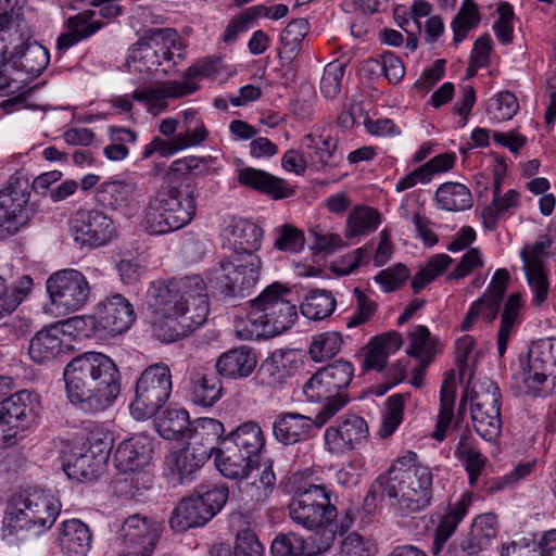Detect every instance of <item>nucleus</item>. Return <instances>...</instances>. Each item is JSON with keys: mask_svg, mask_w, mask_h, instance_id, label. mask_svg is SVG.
I'll list each match as a JSON object with an SVG mask.
<instances>
[{"mask_svg": "<svg viewBox=\"0 0 556 556\" xmlns=\"http://www.w3.org/2000/svg\"><path fill=\"white\" fill-rule=\"evenodd\" d=\"M67 399L85 413L109 407L121 392V374L115 362L99 352L74 357L63 372Z\"/></svg>", "mask_w": 556, "mask_h": 556, "instance_id": "nucleus-1", "label": "nucleus"}, {"mask_svg": "<svg viewBox=\"0 0 556 556\" xmlns=\"http://www.w3.org/2000/svg\"><path fill=\"white\" fill-rule=\"evenodd\" d=\"M433 473L429 466L419 462L418 455L407 451L371 484L365 504L375 503L379 492L386 494L401 516H408L427 508L433 494Z\"/></svg>", "mask_w": 556, "mask_h": 556, "instance_id": "nucleus-2", "label": "nucleus"}, {"mask_svg": "<svg viewBox=\"0 0 556 556\" xmlns=\"http://www.w3.org/2000/svg\"><path fill=\"white\" fill-rule=\"evenodd\" d=\"M200 275L159 279L150 283L144 299L147 316L153 336L164 342L172 319L178 312L191 291L202 290Z\"/></svg>", "mask_w": 556, "mask_h": 556, "instance_id": "nucleus-3", "label": "nucleus"}, {"mask_svg": "<svg viewBox=\"0 0 556 556\" xmlns=\"http://www.w3.org/2000/svg\"><path fill=\"white\" fill-rule=\"evenodd\" d=\"M197 197V187L189 184L159 191L144 208V230L150 235H165L184 228L195 216Z\"/></svg>", "mask_w": 556, "mask_h": 556, "instance_id": "nucleus-4", "label": "nucleus"}, {"mask_svg": "<svg viewBox=\"0 0 556 556\" xmlns=\"http://www.w3.org/2000/svg\"><path fill=\"white\" fill-rule=\"evenodd\" d=\"M60 511L61 503L50 492L27 489L11 498L3 527L10 535L22 531L40 534L54 525Z\"/></svg>", "mask_w": 556, "mask_h": 556, "instance_id": "nucleus-5", "label": "nucleus"}, {"mask_svg": "<svg viewBox=\"0 0 556 556\" xmlns=\"http://www.w3.org/2000/svg\"><path fill=\"white\" fill-rule=\"evenodd\" d=\"M290 293L287 287L275 282L252 300L248 321L253 329L241 338L274 337L290 329L298 318L295 305L287 299Z\"/></svg>", "mask_w": 556, "mask_h": 556, "instance_id": "nucleus-6", "label": "nucleus"}, {"mask_svg": "<svg viewBox=\"0 0 556 556\" xmlns=\"http://www.w3.org/2000/svg\"><path fill=\"white\" fill-rule=\"evenodd\" d=\"M229 497L226 484L200 485L193 494L184 497L172 511L169 527L176 532L203 527L225 506Z\"/></svg>", "mask_w": 556, "mask_h": 556, "instance_id": "nucleus-7", "label": "nucleus"}, {"mask_svg": "<svg viewBox=\"0 0 556 556\" xmlns=\"http://www.w3.org/2000/svg\"><path fill=\"white\" fill-rule=\"evenodd\" d=\"M261 270L257 254H230L212 270L210 282L225 299L244 298L258 282Z\"/></svg>", "mask_w": 556, "mask_h": 556, "instance_id": "nucleus-8", "label": "nucleus"}, {"mask_svg": "<svg viewBox=\"0 0 556 556\" xmlns=\"http://www.w3.org/2000/svg\"><path fill=\"white\" fill-rule=\"evenodd\" d=\"M290 519L308 531L325 529L337 517V508L330 501L325 485L306 483L299 485L288 505Z\"/></svg>", "mask_w": 556, "mask_h": 556, "instance_id": "nucleus-9", "label": "nucleus"}, {"mask_svg": "<svg viewBox=\"0 0 556 556\" xmlns=\"http://www.w3.org/2000/svg\"><path fill=\"white\" fill-rule=\"evenodd\" d=\"M172 389V372L166 364L148 366L137 379L130 414L137 420L153 417L168 401Z\"/></svg>", "mask_w": 556, "mask_h": 556, "instance_id": "nucleus-10", "label": "nucleus"}, {"mask_svg": "<svg viewBox=\"0 0 556 556\" xmlns=\"http://www.w3.org/2000/svg\"><path fill=\"white\" fill-rule=\"evenodd\" d=\"M502 394L490 379L476 383L469 395L471 420L476 432L484 440L497 438L502 429Z\"/></svg>", "mask_w": 556, "mask_h": 556, "instance_id": "nucleus-11", "label": "nucleus"}, {"mask_svg": "<svg viewBox=\"0 0 556 556\" xmlns=\"http://www.w3.org/2000/svg\"><path fill=\"white\" fill-rule=\"evenodd\" d=\"M51 304L62 314L83 309L90 300L91 288L85 275L73 268L53 273L46 282Z\"/></svg>", "mask_w": 556, "mask_h": 556, "instance_id": "nucleus-12", "label": "nucleus"}, {"mask_svg": "<svg viewBox=\"0 0 556 556\" xmlns=\"http://www.w3.org/2000/svg\"><path fill=\"white\" fill-rule=\"evenodd\" d=\"M135 319L131 303L124 295L115 293L100 301L94 314L87 316L85 323L91 326L93 336L106 339L128 330Z\"/></svg>", "mask_w": 556, "mask_h": 556, "instance_id": "nucleus-13", "label": "nucleus"}, {"mask_svg": "<svg viewBox=\"0 0 556 556\" xmlns=\"http://www.w3.org/2000/svg\"><path fill=\"white\" fill-rule=\"evenodd\" d=\"M35 418L33 394L26 390L16 392L0 402V447L16 443L20 431Z\"/></svg>", "mask_w": 556, "mask_h": 556, "instance_id": "nucleus-14", "label": "nucleus"}, {"mask_svg": "<svg viewBox=\"0 0 556 556\" xmlns=\"http://www.w3.org/2000/svg\"><path fill=\"white\" fill-rule=\"evenodd\" d=\"M201 289L188 294L181 312H178L176 318L170 321L172 326L164 343H172L188 336L206 321L210 307L207 288L203 278Z\"/></svg>", "mask_w": 556, "mask_h": 556, "instance_id": "nucleus-15", "label": "nucleus"}, {"mask_svg": "<svg viewBox=\"0 0 556 556\" xmlns=\"http://www.w3.org/2000/svg\"><path fill=\"white\" fill-rule=\"evenodd\" d=\"M368 435V425L364 418L353 414L344 415L326 429L325 447L333 455H342L357 448Z\"/></svg>", "mask_w": 556, "mask_h": 556, "instance_id": "nucleus-16", "label": "nucleus"}, {"mask_svg": "<svg viewBox=\"0 0 556 556\" xmlns=\"http://www.w3.org/2000/svg\"><path fill=\"white\" fill-rule=\"evenodd\" d=\"M509 273L505 268L497 269L484 293L471 303L469 311L465 315L460 329L469 330L478 318L486 323H493L502 307L503 299L506 293Z\"/></svg>", "mask_w": 556, "mask_h": 556, "instance_id": "nucleus-17", "label": "nucleus"}, {"mask_svg": "<svg viewBox=\"0 0 556 556\" xmlns=\"http://www.w3.org/2000/svg\"><path fill=\"white\" fill-rule=\"evenodd\" d=\"M75 241L90 248L101 247L115 236L113 220L97 210H79L72 219Z\"/></svg>", "mask_w": 556, "mask_h": 556, "instance_id": "nucleus-18", "label": "nucleus"}, {"mask_svg": "<svg viewBox=\"0 0 556 556\" xmlns=\"http://www.w3.org/2000/svg\"><path fill=\"white\" fill-rule=\"evenodd\" d=\"M27 181L11 176L4 190L0 191V237L15 235L23 224V212L28 202Z\"/></svg>", "mask_w": 556, "mask_h": 556, "instance_id": "nucleus-19", "label": "nucleus"}, {"mask_svg": "<svg viewBox=\"0 0 556 556\" xmlns=\"http://www.w3.org/2000/svg\"><path fill=\"white\" fill-rule=\"evenodd\" d=\"M471 501V494L468 492L464 493L460 498L454 505H451L447 511L441 517L433 538L431 549L433 556H468L459 542H453L445 552L443 551V547L451 535L455 532L458 523L466 516Z\"/></svg>", "mask_w": 556, "mask_h": 556, "instance_id": "nucleus-20", "label": "nucleus"}, {"mask_svg": "<svg viewBox=\"0 0 556 556\" xmlns=\"http://www.w3.org/2000/svg\"><path fill=\"white\" fill-rule=\"evenodd\" d=\"M208 459L186 444L170 451L164 458V476L174 486L190 484Z\"/></svg>", "mask_w": 556, "mask_h": 556, "instance_id": "nucleus-21", "label": "nucleus"}, {"mask_svg": "<svg viewBox=\"0 0 556 556\" xmlns=\"http://www.w3.org/2000/svg\"><path fill=\"white\" fill-rule=\"evenodd\" d=\"M152 455V440L144 434H136L117 445L114 464L122 472H135L148 466Z\"/></svg>", "mask_w": 556, "mask_h": 556, "instance_id": "nucleus-22", "label": "nucleus"}, {"mask_svg": "<svg viewBox=\"0 0 556 556\" xmlns=\"http://www.w3.org/2000/svg\"><path fill=\"white\" fill-rule=\"evenodd\" d=\"M161 533V525L139 514L125 519L121 528L123 543L128 548L153 552Z\"/></svg>", "mask_w": 556, "mask_h": 556, "instance_id": "nucleus-23", "label": "nucleus"}, {"mask_svg": "<svg viewBox=\"0 0 556 556\" xmlns=\"http://www.w3.org/2000/svg\"><path fill=\"white\" fill-rule=\"evenodd\" d=\"M238 181L241 186L267 194L275 200L292 197L295 192V189L285 179L254 167L241 168L238 172Z\"/></svg>", "mask_w": 556, "mask_h": 556, "instance_id": "nucleus-24", "label": "nucleus"}, {"mask_svg": "<svg viewBox=\"0 0 556 556\" xmlns=\"http://www.w3.org/2000/svg\"><path fill=\"white\" fill-rule=\"evenodd\" d=\"M198 88L199 86L195 83L167 80L143 90H135L129 98L131 101L146 102L149 111L153 112L154 110L165 109L167 106L166 99L189 96L195 92Z\"/></svg>", "mask_w": 556, "mask_h": 556, "instance_id": "nucleus-25", "label": "nucleus"}, {"mask_svg": "<svg viewBox=\"0 0 556 556\" xmlns=\"http://www.w3.org/2000/svg\"><path fill=\"white\" fill-rule=\"evenodd\" d=\"M293 350H276L260 366L255 380L258 386L275 388L292 374L296 367Z\"/></svg>", "mask_w": 556, "mask_h": 556, "instance_id": "nucleus-26", "label": "nucleus"}, {"mask_svg": "<svg viewBox=\"0 0 556 556\" xmlns=\"http://www.w3.org/2000/svg\"><path fill=\"white\" fill-rule=\"evenodd\" d=\"M13 50L9 55L11 67L24 72L26 79L37 78L49 64L48 50L36 41L23 42L21 47L14 46Z\"/></svg>", "mask_w": 556, "mask_h": 556, "instance_id": "nucleus-27", "label": "nucleus"}, {"mask_svg": "<svg viewBox=\"0 0 556 556\" xmlns=\"http://www.w3.org/2000/svg\"><path fill=\"white\" fill-rule=\"evenodd\" d=\"M317 428L314 419L299 413L279 414L273 424L274 437L285 445L309 439Z\"/></svg>", "mask_w": 556, "mask_h": 556, "instance_id": "nucleus-28", "label": "nucleus"}, {"mask_svg": "<svg viewBox=\"0 0 556 556\" xmlns=\"http://www.w3.org/2000/svg\"><path fill=\"white\" fill-rule=\"evenodd\" d=\"M58 542L64 556H87L92 546V533L81 520L68 519L59 527Z\"/></svg>", "mask_w": 556, "mask_h": 556, "instance_id": "nucleus-29", "label": "nucleus"}, {"mask_svg": "<svg viewBox=\"0 0 556 556\" xmlns=\"http://www.w3.org/2000/svg\"><path fill=\"white\" fill-rule=\"evenodd\" d=\"M257 365L253 350L242 345L222 353L216 359V370L222 377L229 379H243L249 377Z\"/></svg>", "mask_w": 556, "mask_h": 556, "instance_id": "nucleus-30", "label": "nucleus"}, {"mask_svg": "<svg viewBox=\"0 0 556 556\" xmlns=\"http://www.w3.org/2000/svg\"><path fill=\"white\" fill-rule=\"evenodd\" d=\"M224 431V425L217 419L198 418L191 422L187 444L210 459L218 448L216 444L222 443Z\"/></svg>", "mask_w": 556, "mask_h": 556, "instance_id": "nucleus-31", "label": "nucleus"}, {"mask_svg": "<svg viewBox=\"0 0 556 556\" xmlns=\"http://www.w3.org/2000/svg\"><path fill=\"white\" fill-rule=\"evenodd\" d=\"M217 470L227 479L241 481L248 479L257 465V460L244 457V454L230 444H223L214 455Z\"/></svg>", "mask_w": 556, "mask_h": 556, "instance_id": "nucleus-32", "label": "nucleus"}, {"mask_svg": "<svg viewBox=\"0 0 556 556\" xmlns=\"http://www.w3.org/2000/svg\"><path fill=\"white\" fill-rule=\"evenodd\" d=\"M66 348L63 342V330L58 325H51L31 338L28 354L34 362L43 364L56 358Z\"/></svg>", "mask_w": 556, "mask_h": 556, "instance_id": "nucleus-33", "label": "nucleus"}, {"mask_svg": "<svg viewBox=\"0 0 556 556\" xmlns=\"http://www.w3.org/2000/svg\"><path fill=\"white\" fill-rule=\"evenodd\" d=\"M227 443L242 452L244 457L256 459L265 446V435L261 426L250 420L224 437L222 444Z\"/></svg>", "mask_w": 556, "mask_h": 556, "instance_id": "nucleus-34", "label": "nucleus"}, {"mask_svg": "<svg viewBox=\"0 0 556 556\" xmlns=\"http://www.w3.org/2000/svg\"><path fill=\"white\" fill-rule=\"evenodd\" d=\"M403 345V338L397 331L376 336L366 346L363 366L366 370L381 371L387 366L388 358Z\"/></svg>", "mask_w": 556, "mask_h": 556, "instance_id": "nucleus-35", "label": "nucleus"}, {"mask_svg": "<svg viewBox=\"0 0 556 556\" xmlns=\"http://www.w3.org/2000/svg\"><path fill=\"white\" fill-rule=\"evenodd\" d=\"M191 399L193 403L203 406H213L223 395L220 379L212 371L199 368L190 375Z\"/></svg>", "mask_w": 556, "mask_h": 556, "instance_id": "nucleus-36", "label": "nucleus"}, {"mask_svg": "<svg viewBox=\"0 0 556 556\" xmlns=\"http://www.w3.org/2000/svg\"><path fill=\"white\" fill-rule=\"evenodd\" d=\"M94 15V11L86 10L67 18V31L58 38V49H70L97 33L103 26V23L93 21Z\"/></svg>", "mask_w": 556, "mask_h": 556, "instance_id": "nucleus-37", "label": "nucleus"}, {"mask_svg": "<svg viewBox=\"0 0 556 556\" xmlns=\"http://www.w3.org/2000/svg\"><path fill=\"white\" fill-rule=\"evenodd\" d=\"M105 463L88 451H73L65 456L63 469L68 478L77 481H91L102 471Z\"/></svg>", "mask_w": 556, "mask_h": 556, "instance_id": "nucleus-38", "label": "nucleus"}, {"mask_svg": "<svg viewBox=\"0 0 556 556\" xmlns=\"http://www.w3.org/2000/svg\"><path fill=\"white\" fill-rule=\"evenodd\" d=\"M338 141L329 134L311 132L301 140V151L308 157L309 165L325 167L334 157Z\"/></svg>", "mask_w": 556, "mask_h": 556, "instance_id": "nucleus-39", "label": "nucleus"}, {"mask_svg": "<svg viewBox=\"0 0 556 556\" xmlns=\"http://www.w3.org/2000/svg\"><path fill=\"white\" fill-rule=\"evenodd\" d=\"M456 376L454 370L445 374L443 383L440 391V412L435 429L432 432V438L437 441H442L445 438L446 430L448 429L454 418V405L456 396Z\"/></svg>", "mask_w": 556, "mask_h": 556, "instance_id": "nucleus-40", "label": "nucleus"}, {"mask_svg": "<svg viewBox=\"0 0 556 556\" xmlns=\"http://www.w3.org/2000/svg\"><path fill=\"white\" fill-rule=\"evenodd\" d=\"M232 253L256 254L262 245L263 230L256 224L247 219H238L231 226Z\"/></svg>", "mask_w": 556, "mask_h": 556, "instance_id": "nucleus-41", "label": "nucleus"}, {"mask_svg": "<svg viewBox=\"0 0 556 556\" xmlns=\"http://www.w3.org/2000/svg\"><path fill=\"white\" fill-rule=\"evenodd\" d=\"M435 201L441 210L448 212L465 211L472 206L470 190L459 182H444L435 192Z\"/></svg>", "mask_w": 556, "mask_h": 556, "instance_id": "nucleus-42", "label": "nucleus"}, {"mask_svg": "<svg viewBox=\"0 0 556 556\" xmlns=\"http://www.w3.org/2000/svg\"><path fill=\"white\" fill-rule=\"evenodd\" d=\"M381 216L378 210L367 206H355L348 215L345 237L355 238L367 236L378 228Z\"/></svg>", "mask_w": 556, "mask_h": 556, "instance_id": "nucleus-43", "label": "nucleus"}, {"mask_svg": "<svg viewBox=\"0 0 556 556\" xmlns=\"http://www.w3.org/2000/svg\"><path fill=\"white\" fill-rule=\"evenodd\" d=\"M539 251L540 244H536L532 250L534 255L533 258L529 256V253L526 249L521 251V258L525 263L527 279L534 292L533 301L536 304L543 303L546 300L548 293L547 276L542 262L536 257Z\"/></svg>", "mask_w": 556, "mask_h": 556, "instance_id": "nucleus-44", "label": "nucleus"}, {"mask_svg": "<svg viewBox=\"0 0 556 556\" xmlns=\"http://www.w3.org/2000/svg\"><path fill=\"white\" fill-rule=\"evenodd\" d=\"M336 306V298L330 291L315 289L305 295L300 309L311 320H323L334 312Z\"/></svg>", "mask_w": 556, "mask_h": 556, "instance_id": "nucleus-45", "label": "nucleus"}, {"mask_svg": "<svg viewBox=\"0 0 556 556\" xmlns=\"http://www.w3.org/2000/svg\"><path fill=\"white\" fill-rule=\"evenodd\" d=\"M159 36L160 34L156 37H148L146 30H143L138 41L132 45L129 58L139 64L138 71L151 72L157 70L159 59L153 49L164 50V47H162L164 42Z\"/></svg>", "mask_w": 556, "mask_h": 556, "instance_id": "nucleus-46", "label": "nucleus"}, {"mask_svg": "<svg viewBox=\"0 0 556 556\" xmlns=\"http://www.w3.org/2000/svg\"><path fill=\"white\" fill-rule=\"evenodd\" d=\"M523 303L519 292L511 293L504 305L501 316V325L497 332V351L502 357L507 349L513 328L519 323Z\"/></svg>", "mask_w": 556, "mask_h": 556, "instance_id": "nucleus-47", "label": "nucleus"}, {"mask_svg": "<svg viewBox=\"0 0 556 556\" xmlns=\"http://www.w3.org/2000/svg\"><path fill=\"white\" fill-rule=\"evenodd\" d=\"M455 456L464 462L469 476V483L471 486L475 485L485 467L486 458L476 448L469 432L462 434L455 448Z\"/></svg>", "mask_w": 556, "mask_h": 556, "instance_id": "nucleus-48", "label": "nucleus"}, {"mask_svg": "<svg viewBox=\"0 0 556 556\" xmlns=\"http://www.w3.org/2000/svg\"><path fill=\"white\" fill-rule=\"evenodd\" d=\"M134 187L121 180L105 181L96 192V201L103 207L117 210L126 206L132 197Z\"/></svg>", "mask_w": 556, "mask_h": 556, "instance_id": "nucleus-49", "label": "nucleus"}, {"mask_svg": "<svg viewBox=\"0 0 556 556\" xmlns=\"http://www.w3.org/2000/svg\"><path fill=\"white\" fill-rule=\"evenodd\" d=\"M319 371L320 379L331 395L346 394L344 390L350 386L354 376V368L350 362L336 361Z\"/></svg>", "mask_w": 556, "mask_h": 556, "instance_id": "nucleus-50", "label": "nucleus"}, {"mask_svg": "<svg viewBox=\"0 0 556 556\" xmlns=\"http://www.w3.org/2000/svg\"><path fill=\"white\" fill-rule=\"evenodd\" d=\"M520 205V194L518 191L510 189L504 194L495 195L491 204L482 211L483 225L489 230H495L498 219L510 210H515Z\"/></svg>", "mask_w": 556, "mask_h": 556, "instance_id": "nucleus-51", "label": "nucleus"}, {"mask_svg": "<svg viewBox=\"0 0 556 556\" xmlns=\"http://www.w3.org/2000/svg\"><path fill=\"white\" fill-rule=\"evenodd\" d=\"M308 33V22L305 18L291 21L281 33V60L291 62L300 52L303 39Z\"/></svg>", "mask_w": 556, "mask_h": 556, "instance_id": "nucleus-52", "label": "nucleus"}, {"mask_svg": "<svg viewBox=\"0 0 556 556\" xmlns=\"http://www.w3.org/2000/svg\"><path fill=\"white\" fill-rule=\"evenodd\" d=\"M148 37H159L162 38L164 45V50L154 49L156 58L159 59V66L163 64V62H172L176 64L175 58L181 60L184 59V45L180 40L178 33L173 28H148L146 29Z\"/></svg>", "mask_w": 556, "mask_h": 556, "instance_id": "nucleus-53", "label": "nucleus"}, {"mask_svg": "<svg viewBox=\"0 0 556 556\" xmlns=\"http://www.w3.org/2000/svg\"><path fill=\"white\" fill-rule=\"evenodd\" d=\"M191 422L186 409H166L157 424L159 433L167 440L187 438Z\"/></svg>", "mask_w": 556, "mask_h": 556, "instance_id": "nucleus-54", "label": "nucleus"}, {"mask_svg": "<svg viewBox=\"0 0 556 556\" xmlns=\"http://www.w3.org/2000/svg\"><path fill=\"white\" fill-rule=\"evenodd\" d=\"M410 346L407 353L418 358L424 366H428L438 353L437 342L426 326H416L409 334Z\"/></svg>", "mask_w": 556, "mask_h": 556, "instance_id": "nucleus-55", "label": "nucleus"}, {"mask_svg": "<svg viewBox=\"0 0 556 556\" xmlns=\"http://www.w3.org/2000/svg\"><path fill=\"white\" fill-rule=\"evenodd\" d=\"M453 263V258L444 253L433 255L427 265L420 268L412 279L410 286L415 293L442 275Z\"/></svg>", "mask_w": 556, "mask_h": 556, "instance_id": "nucleus-56", "label": "nucleus"}, {"mask_svg": "<svg viewBox=\"0 0 556 556\" xmlns=\"http://www.w3.org/2000/svg\"><path fill=\"white\" fill-rule=\"evenodd\" d=\"M479 22L480 15L477 4L472 0H465L452 21L454 43L458 45L462 42L467 37L469 30L476 27Z\"/></svg>", "mask_w": 556, "mask_h": 556, "instance_id": "nucleus-57", "label": "nucleus"}, {"mask_svg": "<svg viewBox=\"0 0 556 556\" xmlns=\"http://www.w3.org/2000/svg\"><path fill=\"white\" fill-rule=\"evenodd\" d=\"M273 556H309L305 540L295 532L278 534L270 545Z\"/></svg>", "mask_w": 556, "mask_h": 556, "instance_id": "nucleus-58", "label": "nucleus"}, {"mask_svg": "<svg viewBox=\"0 0 556 556\" xmlns=\"http://www.w3.org/2000/svg\"><path fill=\"white\" fill-rule=\"evenodd\" d=\"M21 23L16 17L9 13L0 14V64L7 66L9 62V45L22 39L20 34Z\"/></svg>", "mask_w": 556, "mask_h": 556, "instance_id": "nucleus-59", "label": "nucleus"}, {"mask_svg": "<svg viewBox=\"0 0 556 556\" xmlns=\"http://www.w3.org/2000/svg\"><path fill=\"white\" fill-rule=\"evenodd\" d=\"M342 337L336 331L320 333L313 338L309 355L315 362L334 356L341 349Z\"/></svg>", "mask_w": 556, "mask_h": 556, "instance_id": "nucleus-60", "label": "nucleus"}, {"mask_svg": "<svg viewBox=\"0 0 556 556\" xmlns=\"http://www.w3.org/2000/svg\"><path fill=\"white\" fill-rule=\"evenodd\" d=\"M518 109L519 104L515 94L504 91L489 100L486 113L491 119L503 122L513 118Z\"/></svg>", "mask_w": 556, "mask_h": 556, "instance_id": "nucleus-61", "label": "nucleus"}, {"mask_svg": "<svg viewBox=\"0 0 556 556\" xmlns=\"http://www.w3.org/2000/svg\"><path fill=\"white\" fill-rule=\"evenodd\" d=\"M408 394H394L388 399L387 409L383 414L380 435L388 438L392 435L403 420L404 403Z\"/></svg>", "mask_w": 556, "mask_h": 556, "instance_id": "nucleus-62", "label": "nucleus"}, {"mask_svg": "<svg viewBox=\"0 0 556 556\" xmlns=\"http://www.w3.org/2000/svg\"><path fill=\"white\" fill-rule=\"evenodd\" d=\"M555 344L552 340L541 341L533 345L528 354L527 368L547 374L556 366V356L553 354Z\"/></svg>", "mask_w": 556, "mask_h": 556, "instance_id": "nucleus-63", "label": "nucleus"}, {"mask_svg": "<svg viewBox=\"0 0 556 556\" xmlns=\"http://www.w3.org/2000/svg\"><path fill=\"white\" fill-rule=\"evenodd\" d=\"M369 63L380 67L386 79L392 85L399 84L404 78V63L401 58L391 51L381 53L376 60H370Z\"/></svg>", "mask_w": 556, "mask_h": 556, "instance_id": "nucleus-64", "label": "nucleus"}]
</instances>
